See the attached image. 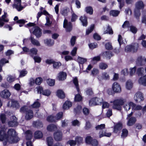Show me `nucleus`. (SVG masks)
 <instances>
[{"instance_id":"f257e3e1","label":"nucleus","mask_w":146,"mask_h":146,"mask_svg":"<svg viewBox=\"0 0 146 146\" xmlns=\"http://www.w3.org/2000/svg\"><path fill=\"white\" fill-rule=\"evenodd\" d=\"M6 129L5 127H3L0 131V141H3L4 145L6 144L7 142L10 143H14L19 141V138L14 129H9L7 135H6L5 133Z\"/></svg>"},{"instance_id":"f03ea898","label":"nucleus","mask_w":146,"mask_h":146,"mask_svg":"<svg viewBox=\"0 0 146 146\" xmlns=\"http://www.w3.org/2000/svg\"><path fill=\"white\" fill-rule=\"evenodd\" d=\"M126 102V100L123 98L115 99L113 102V108L118 110H121V106L124 105Z\"/></svg>"},{"instance_id":"7ed1b4c3","label":"nucleus","mask_w":146,"mask_h":146,"mask_svg":"<svg viewBox=\"0 0 146 146\" xmlns=\"http://www.w3.org/2000/svg\"><path fill=\"white\" fill-rule=\"evenodd\" d=\"M135 5V7L134 12V15L137 19H139L140 15L139 10L143 9L145 5L142 1H138L136 3Z\"/></svg>"},{"instance_id":"20e7f679","label":"nucleus","mask_w":146,"mask_h":146,"mask_svg":"<svg viewBox=\"0 0 146 146\" xmlns=\"http://www.w3.org/2000/svg\"><path fill=\"white\" fill-rule=\"evenodd\" d=\"M96 128L97 130L100 131L99 134L100 138L103 136L110 137L111 135V133H106V131H104V130L105 128V124H101L98 125Z\"/></svg>"},{"instance_id":"39448f33","label":"nucleus","mask_w":146,"mask_h":146,"mask_svg":"<svg viewBox=\"0 0 146 146\" xmlns=\"http://www.w3.org/2000/svg\"><path fill=\"white\" fill-rule=\"evenodd\" d=\"M144 69L142 68H140L137 69V73L139 76H140L139 82V84L144 86H146V75L143 74Z\"/></svg>"},{"instance_id":"423d86ee","label":"nucleus","mask_w":146,"mask_h":146,"mask_svg":"<svg viewBox=\"0 0 146 146\" xmlns=\"http://www.w3.org/2000/svg\"><path fill=\"white\" fill-rule=\"evenodd\" d=\"M20 111L21 112L26 113L25 119L27 120H29L32 118L33 116V114L32 110H28L27 107L24 106L20 109Z\"/></svg>"},{"instance_id":"0eeeda50","label":"nucleus","mask_w":146,"mask_h":146,"mask_svg":"<svg viewBox=\"0 0 146 146\" xmlns=\"http://www.w3.org/2000/svg\"><path fill=\"white\" fill-rule=\"evenodd\" d=\"M103 101L102 98H93L89 102V104L90 106H94L99 105L101 104Z\"/></svg>"},{"instance_id":"6e6552de","label":"nucleus","mask_w":146,"mask_h":146,"mask_svg":"<svg viewBox=\"0 0 146 146\" xmlns=\"http://www.w3.org/2000/svg\"><path fill=\"white\" fill-rule=\"evenodd\" d=\"M37 93L42 94L44 96H48L51 93V92L49 90H43L42 88L40 86H38L36 88Z\"/></svg>"},{"instance_id":"1a4fd4ad","label":"nucleus","mask_w":146,"mask_h":146,"mask_svg":"<svg viewBox=\"0 0 146 146\" xmlns=\"http://www.w3.org/2000/svg\"><path fill=\"white\" fill-rule=\"evenodd\" d=\"M112 89L115 93H119L121 92V88L120 84L117 82H114L112 86Z\"/></svg>"},{"instance_id":"9d476101","label":"nucleus","mask_w":146,"mask_h":146,"mask_svg":"<svg viewBox=\"0 0 146 146\" xmlns=\"http://www.w3.org/2000/svg\"><path fill=\"white\" fill-rule=\"evenodd\" d=\"M33 34L35 35L37 38L40 37L42 35V33L41 29L38 27H35L33 28Z\"/></svg>"},{"instance_id":"9b49d317","label":"nucleus","mask_w":146,"mask_h":146,"mask_svg":"<svg viewBox=\"0 0 146 146\" xmlns=\"http://www.w3.org/2000/svg\"><path fill=\"white\" fill-rule=\"evenodd\" d=\"M86 142L87 144H91L93 146H97L98 145V141L96 139L92 140V137L90 136L86 137Z\"/></svg>"},{"instance_id":"f8f14e48","label":"nucleus","mask_w":146,"mask_h":146,"mask_svg":"<svg viewBox=\"0 0 146 146\" xmlns=\"http://www.w3.org/2000/svg\"><path fill=\"white\" fill-rule=\"evenodd\" d=\"M21 1H15L14 4L13 5V8H15L18 11L22 10L25 7L21 5Z\"/></svg>"},{"instance_id":"ddd939ff","label":"nucleus","mask_w":146,"mask_h":146,"mask_svg":"<svg viewBox=\"0 0 146 146\" xmlns=\"http://www.w3.org/2000/svg\"><path fill=\"white\" fill-rule=\"evenodd\" d=\"M134 100L137 102H140L144 100V98L142 93L140 92H137L135 95Z\"/></svg>"},{"instance_id":"4468645a","label":"nucleus","mask_w":146,"mask_h":146,"mask_svg":"<svg viewBox=\"0 0 146 146\" xmlns=\"http://www.w3.org/2000/svg\"><path fill=\"white\" fill-rule=\"evenodd\" d=\"M63 27L66 29L67 31H70L72 29V25L70 22H68L67 20L65 19L63 23Z\"/></svg>"},{"instance_id":"2eb2a0df","label":"nucleus","mask_w":146,"mask_h":146,"mask_svg":"<svg viewBox=\"0 0 146 146\" xmlns=\"http://www.w3.org/2000/svg\"><path fill=\"white\" fill-rule=\"evenodd\" d=\"M11 121L8 122V125L10 127H14L17 126L18 123L17 122V118L15 116L13 115L11 117Z\"/></svg>"},{"instance_id":"dca6fc26","label":"nucleus","mask_w":146,"mask_h":146,"mask_svg":"<svg viewBox=\"0 0 146 146\" xmlns=\"http://www.w3.org/2000/svg\"><path fill=\"white\" fill-rule=\"evenodd\" d=\"M7 106L8 107H12L16 108H19V104L16 101L12 100L11 101L9 102L7 104Z\"/></svg>"},{"instance_id":"f3484780","label":"nucleus","mask_w":146,"mask_h":146,"mask_svg":"<svg viewBox=\"0 0 146 146\" xmlns=\"http://www.w3.org/2000/svg\"><path fill=\"white\" fill-rule=\"evenodd\" d=\"M134 105L135 104L132 102H127L124 104L123 107L125 110L127 111L131 109V108L133 109Z\"/></svg>"},{"instance_id":"a211bd4d","label":"nucleus","mask_w":146,"mask_h":146,"mask_svg":"<svg viewBox=\"0 0 146 146\" xmlns=\"http://www.w3.org/2000/svg\"><path fill=\"white\" fill-rule=\"evenodd\" d=\"M54 137L55 139L59 141L61 140L62 139V134L60 131H58L54 133Z\"/></svg>"},{"instance_id":"6ab92c4d","label":"nucleus","mask_w":146,"mask_h":146,"mask_svg":"<svg viewBox=\"0 0 146 146\" xmlns=\"http://www.w3.org/2000/svg\"><path fill=\"white\" fill-rule=\"evenodd\" d=\"M137 50V47L132 45H128L126 46L125 48V51L126 52H130L132 51L134 52H136Z\"/></svg>"},{"instance_id":"aec40b11","label":"nucleus","mask_w":146,"mask_h":146,"mask_svg":"<svg viewBox=\"0 0 146 146\" xmlns=\"http://www.w3.org/2000/svg\"><path fill=\"white\" fill-rule=\"evenodd\" d=\"M0 94L1 97L7 98L10 96L11 93L7 90H5L1 92Z\"/></svg>"},{"instance_id":"412c9836","label":"nucleus","mask_w":146,"mask_h":146,"mask_svg":"<svg viewBox=\"0 0 146 146\" xmlns=\"http://www.w3.org/2000/svg\"><path fill=\"white\" fill-rule=\"evenodd\" d=\"M67 75L66 73L63 72H59L57 78L59 80H63L66 79Z\"/></svg>"},{"instance_id":"4be33fe9","label":"nucleus","mask_w":146,"mask_h":146,"mask_svg":"<svg viewBox=\"0 0 146 146\" xmlns=\"http://www.w3.org/2000/svg\"><path fill=\"white\" fill-rule=\"evenodd\" d=\"M42 13L45 15H48L46 17V23L45 24V25L48 26L50 25L51 24V22L49 20L50 16L48 13L46 11H44Z\"/></svg>"},{"instance_id":"5701e85b","label":"nucleus","mask_w":146,"mask_h":146,"mask_svg":"<svg viewBox=\"0 0 146 146\" xmlns=\"http://www.w3.org/2000/svg\"><path fill=\"white\" fill-rule=\"evenodd\" d=\"M43 135L42 132L40 131H35L34 134V137L36 139L41 138H42Z\"/></svg>"},{"instance_id":"b1692460","label":"nucleus","mask_w":146,"mask_h":146,"mask_svg":"<svg viewBox=\"0 0 146 146\" xmlns=\"http://www.w3.org/2000/svg\"><path fill=\"white\" fill-rule=\"evenodd\" d=\"M80 20L84 26H86L87 25V18L85 15L81 16L80 18Z\"/></svg>"},{"instance_id":"393cba45","label":"nucleus","mask_w":146,"mask_h":146,"mask_svg":"<svg viewBox=\"0 0 146 146\" xmlns=\"http://www.w3.org/2000/svg\"><path fill=\"white\" fill-rule=\"evenodd\" d=\"M31 43L34 45L36 46H40V44L38 41L35 39L33 37L31 36L30 37Z\"/></svg>"},{"instance_id":"a878e982","label":"nucleus","mask_w":146,"mask_h":146,"mask_svg":"<svg viewBox=\"0 0 146 146\" xmlns=\"http://www.w3.org/2000/svg\"><path fill=\"white\" fill-rule=\"evenodd\" d=\"M56 95L60 98H63L65 97V94L62 90H59L57 91Z\"/></svg>"},{"instance_id":"bb28decb","label":"nucleus","mask_w":146,"mask_h":146,"mask_svg":"<svg viewBox=\"0 0 146 146\" xmlns=\"http://www.w3.org/2000/svg\"><path fill=\"white\" fill-rule=\"evenodd\" d=\"M72 106V103L71 102L66 101L63 104V108L64 110H67L68 109Z\"/></svg>"},{"instance_id":"cd10ccee","label":"nucleus","mask_w":146,"mask_h":146,"mask_svg":"<svg viewBox=\"0 0 146 146\" xmlns=\"http://www.w3.org/2000/svg\"><path fill=\"white\" fill-rule=\"evenodd\" d=\"M145 61L144 59L142 56H139L136 60V63L139 65H142L143 64V62Z\"/></svg>"},{"instance_id":"c85d7f7f","label":"nucleus","mask_w":146,"mask_h":146,"mask_svg":"<svg viewBox=\"0 0 146 146\" xmlns=\"http://www.w3.org/2000/svg\"><path fill=\"white\" fill-rule=\"evenodd\" d=\"M136 121V119L135 117H132L129 119L127 122V125L128 126H131L133 125Z\"/></svg>"},{"instance_id":"c756f323","label":"nucleus","mask_w":146,"mask_h":146,"mask_svg":"<svg viewBox=\"0 0 146 146\" xmlns=\"http://www.w3.org/2000/svg\"><path fill=\"white\" fill-rule=\"evenodd\" d=\"M26 139L27 140H30L33 137V133L30 130H28L25 132Z\"/></svg>"},{"instance_id":"7c9ffc66","label":"nucleus","mask_w":146,"mask_h":146,"mask_svg":"<svg viewBox=\"0 0 146 146\" xmlns=\"http://www.w3.org/2000/svg\"><path fill=\"white\" fill-rule=\"evenodd\" d=\"M63 116V113L62 112H60L56 114L54 117L55 119L52 120L53 121H56V122L60 119Z\"/></svg>"},{"instance_id":"2f4dec72","label":"nucleus","mask_w":146,"mask_h":146,"mask_svg":"<svg viewBox=\"0 0 146 146\" xmlns=\"http://www.w3.org/2000/svg\"><path fill=\"white\" fill-rule=\"evenodd\" d=\"M122 128V124L121 123H119L117 124L114 128V131L117 133L118 130H121Z\"/></svg>"},{"instance_id":"473e14b6","label":"nucleus","mask_w":146,"mask_h":146,"mask_svg":"<svg viewBox=\"0 0 146 146\" xmlns=\"http://www.w3.org/2000/svg\"><path fill=\"white\" fill-rule=\"evenodd\" d=\"M44 41L45 44L49 46L52 45L54 43V41L50 39H46Z\"/></svg>"},{"instance_id":"72a5a7b5","label":"nucleus","mask_w":146,"mask_h":146,"mask_svg":"<svg viewBox=\"0 0 146 146\" xmlns=\"http://www.w3.org/2000/svg\"><path fill=\"white\" fill-rule=\"evenodd\" d=\"M133 87V83L131 81L129 80L126 83V87L127 90L131 89Z\"/></svg>"},{"instance_id":"f704fd0d","label":"nucleus","mask_w":146,"mask_h":146,"mask_svg":"<svg viewBox=\"0 0 146 146\" xmlns=\"http://www.w3.org/2000/svg\"><path fill=\"white\" fill-rule=\"evenodd\" d=\"M57 127L56 125L52 124L49 125L47 127V130L49 131H53L56 130Z\"/></svg>"},{"instance_id":"c9c22d12","label":"nucleus","mask_w":146,"mask_h":146,"mask_svg":"<svg viewBox=\"0 0 146 146\" xmlns=\"http://www.w3.org/2000/svg\"><path fill=\"white\" fill-rule=\"evenodd\" d=\"M142 23L146 24V10H143L142 11Z\"/></svg>"},{"instance_id":"e433bc0d","label":"nucleus","mask_w":146,"mask_h":146,"mask_svg":"<svg viewBox=\"0 0 146 146\" xmlns=\"http://www.w3.org/2000/svg\"><path fill=\"white\" fill-rule=\"evenodd\" d=\"M101 77L102 79L105 80H109L110 78L109 75L106 72H104L102 73Z\"/></svg>"},{"instance_id":"4c0bfd02","label":"nucleus","mask_w":146,"mask_h":146,"mask_svg":"<svg viewBox=\"0 0 146 146\" xmlns=\"http://www.w3.org/2000/svg\"><path fill=\"white\" fill-rule=\"evenodd\" d=\"M46 140L48 146H52L53 141L52 137H48L46 139Z\"/></svg>"},{"instance_id":"58836bf2","label":"nucleus","mask_w":146,"mask_h":146,"mask_svg":"<svg viewBox=\"0 0 146 146\" xmlns=\"http://www.w3.org/2000/svg\"><path fill=\"white\" fill-rule=\"evenodd\" d=\"M104 55L107 58L110 59L113 56L112 53L109 51L103 53Z\"/></svg>"},{"instance_id":"ea45409f","label":"nucleus","mask_w":146,"mask_h":146,"mask_svg":"<svg viewBox=\"0 0 146 146\" xmlns=\"http://www.w3.org/2000/svg\"><path fill=\"white\" fill-rule=\"evenodd\" d=\"M77 60L79 63L82 64L87 61V59L78 56L77 59Z\"/></svg>"},{"instance_id":"a19ab883","label":"nucleus","mask_w":146,"mask_h":146,"mask_svg":"<svg viewBox=\"0 0 146 146\" xmlns=\"http://www.w3.org/2000/svg\"><path fill=\"white\" fill-rule=\"evenodd\" d=\"M15 77L14 76L8 75L7 78V80L9 82H11L15 80Z\"/></svg>"},{"instance_id":"79ce46f5","label":"nucleus","mask_w":146,"mask_h":146,"mask_svg":"<svg viewBox=\"0 0 146 146\" xmlns=\"http://www.w3.org/2000/svg\"><path fill=\"white\" fill-rule=\"evenodd\" d=\"M33 126L37 128L42 127L43 125L42 123L39 121H35L33 123Z\"/></svg>"},{"instance_id":"37998d69","label":"nucleus","mask_w":146,"mask_h":146,"mask_svg":"<svg viewBox=\"0 0 146 146\" xmlns=\"http://www.w3.org/2000/svg\"><path fill=\"white\" fill-rule=\"evenodd\" d=\"M119 13V11H118L112 10L110 11V15L116 17L117 16Z\"/></svg>"},{"instance_id":"c03bdc74","label":"nucleus","mask_w":146,"mask_h":146,"mask_svg":"<svg viewBox=\"0 0 146 146\" xmlns=\"http://www.w3.org/2000/svg\"><path fill=\"white\" fill-rule=\"evenodd\" d=\"M85 10L87 13H89L90 15H92L93 13V9L91 7H86L85 9Z\"/></svg>"},{"instance_id":"a18cd8bd","label":"nucleus","mask_w":146,"mask_h":146,"mask_svg":"<svg viewBox=\"0 0 146 146\" xmlns=\"http://www.w3.org/2000/svg\"><path fill=\"white\" fill-rule=\"evenodd\" d=\"M30 54L32 57L34 55H36L37 54L38 50L35 48H33L30 50Z\"/></svg>"},{"instance_id":"49530a36","label":"nucleus","mask_w":146,"mask_h":146,"mask_svg":"<svg viewBox=\"0 0 146 146\" xmlns=\"http://www.w3.org/2000/svg\"><path fill=\"white\" fill-rule=\"evenodd\" d=\"M61 126L62 127H65L67 126L69 122V121L66 119L62 120L61 121Z\"/></svg>"},{"instance_id":"de8ad7c7","label":"nucleus","mask_w":146,"mask_h":146,"mask_svg":"<svg viewBox=\"0 0 146 146\" xmlns=\"http://www.w3.org/2000/svg\"><path fill=\"white\" fill-rule=\"evenodd\" d=\"M73 83L76 87L78 92H79V90L78 86V82L77 78H74L73 80Z\"/></svg>"},{"instance_id":"09e8293b","label":"nucleus","mask_w":146,"mask_h":146,"mask_svg":"<svg viewBox=\"0 0 146 146\" xmlns=\"http://www.w3.org/2000/svg\"><path fill=\"white\" fill-rule=\"evenodd\" d=\"M55 81L54 80L51 79H48L47 80V84L50 86H54L55 84Z\"/></svg>"},{"instance_id":"8fccbe9b","label":"nucleus","mask_w":146,"mask_h":146,"mask_svg":"<svg viewBox=\"0 0 146 146\" xmlns=\"http://www.w3.org/2000/svg\"><path fill=\"white\" fill-rule=\"evenodd\" d=\"M75 141L78 144H80L82 143V138L79 136H77L75 138Z\"/></svg>"},{"instance_id":"3c124183","label":"nucleus","mask_w":146,"mask_h":146,"mask_svg":"<svg viewBox=\"0 0 146 146\" xmlns=\"http://www.w3.org/2000/svg\"><path fill=\"white\" fill-rule=\"evenodd\" d=\"M61 65V64L60 62H54L53 67L54 68H58Z\"/></svg>"},{"instance_id":"603ef678","label":"nucleus","mask_w":146,"mask_h":146,"mask_svg":"<svg viewBox=\"0 0 146 146\" xmlns=\"http://www.w3.org/2000/svg\"><path fill=\"white\" fill-rule=\"evenodd\" d=\"M94 27V25H92L86 31V34L88 35L91 33L93 30Z\"/></svg>"},{"instance_id":"864d4df0","label":"nucleus","mask_w":146,"mask_h":146,"mask_svg":"<svg viewBox=\"0 0 146 146\" xmlns=\"http://www.w3.org/2000/svg\"><path fill=\"white\" fill-rule=\"evenodd\" d=\"M76 143L75 140H70L67 142V144L69 145L70 146H74L76 145Z\"/></svg>"},{"instance_id":"5fc2aeb1","label":"nucleus","mask_w":146,"mask_h":146,"mask_svg":"<svg viewBox=\"0 0 146 146\" xmlns=\"http://www.w3.org/2000/svg\"><path fill=\"white\" fill-rule=\"evenodd\" d=\"M109 33V34H113V31L111 28L109 26H108L107 30L104 32V34Z\"/></svg>"},{"instance_id":"6e6d98bb","label":"nucleus","mask_w":146,"mask_h":146,"mask_svg":"<svg viewBox=\"0 0 146 146\" xmlns=\"http://www.w3.org/2000/svg\"><path fill=\"white\" fill-rule=\"evenodd\" d=\"M128 133L127 130L125 129H124L122 130V132L121 135V137H126Z\"/></svg>"},{"instance_id":"4d7b16f0","label":"nucleus","mask_w":146,"mask_h":146,"mask_svg":"<svg viewBox=\"0 0 146 146\" xmlns=\"http://www.w3.org/2000/svg\"><path fill=\"white\" fill-rule=\"evenodd\" d=\"M108 66L106 64L103 63H101L99 64V67L102 69H105L107 68Z\"/></svg>"},{"instance_id":"13d9d810","label":"nucleus","mask_w":146,"mask_h":146,"mask_svg":"<svg viewBox=\"0 0 146 146\" xmlns=\"http://www.w3.org/2000/svg\"><path fill=\"white\" fill-rule=\"evenodd\" d=\"M54 119H55L54 117L52 115L48 116L46 118L47 120L48 121L50 122H56V121L52 120Z\"/></svg>"},{"instance_id":"bf43d9fd","label":"nucleus","mask_w":146,"mask_h":146,"mask_svg":"<svg viewBox=\"0 0 146 146\" xmlns=\"http://www.w3.org/2000/svg\"><path fill=\"white\" fill-rule=\"evenodd\" d=\"M42 80V78L40 77L36 78L35 79V83L37 85H39L41 83Z\"/></svg>"},{"instance_id":"052dcab7","label":"nucleus","mask_w":146,"mask_h":146,"mask_svg":"<svg viewBox=\"0 0 146 146\" xmlns=\"http://www.w3.org/2000/svg\"><path fill=\"white\" fill-rule=\"evenodd\" d=\"M72 124L73 126H79L80 124V122L77 119L72 121Z\"/></svg>"},{"instance_id":"680f3d73","label":"nucleus","mask_w":146,"mask_h":146,"mask_svg":"<svg viewBox=\"0 0 146 146\" xmlns=\"http://www.w3.org/2000/svg\"><path fill=\"white\" fill-rule=\"evenodd\" d=\"M0 119L2 123H4L5 122L6 120L5 115L4 114H1L0 115Z\"/></svg>"},{"instance_id":"e2e57ef3","label":"nucleus","mask_w":146,"mask_h":146,"mask_svg":"<svg viewBox=\"0 0 146 146\" xmlns=\"http://www.w3.org/2000/svg\"><path fill=\"white\" fill-rule=\"evenodd\" d=\"M142 108V107L140 105H136L135 104L134 107L133 108V110H141Z\"/></svg>"},{"instance_id":"0e129e2a","label":"nucleus","mask_w":146,"mask_h":146,"mask_svg":"<svg viewBox=\"0 0 146 146\" xmlns=\"http://www.w3.org/2000/svg\"><path fill=\"white\" fill-rule=\"evenodd\" d=\"M40 106V104L38 102L36 101L32 105V107L33 108H38Z\"/></svg>"},{"instance_id":"69168bd1","label":"nucleus","mask_w":146,"mask_h":146,"mask_svg":"<svg viewBox=\"0 0 146 146\" xmlns=\"http://www.w3.org/2000/svg\"><path fill=\"white\" fill-rule=\"evenodd\" d=\"M27 73V72L26 70H22L20 71V77H23L25 76Z\"/></svg>"},{"instance_id":"338daca9","label":"nucleus","mask_w":146,"mask_h":146,"mask_svg":"<svg viewBox=\"0 0 146 146\" xmlns=\"http://www.w3.org/2000/svg\"><path fill=\"white\" fill-rule=\"evenodd\" d=\"M76 38L75 36H73L70 40V43L71 45L72 46H74L76 42Z\"/></svg>"},{"instance_id":"774afa93","label":"nucleus","mask_w":146,"mask_h":146,"mask_svg":"<svg viewBox=\"0 0 146 146\" xmlns=\"http://www.w3.org/2000/svg\"><path fill=\"white\" fill-rule=\"evenodd\" d=\"M82 97L79 94H77L75 95V101H79L82 100Z\"/></svg>"}]
</instances>
